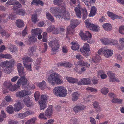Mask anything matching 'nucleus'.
I'll return each mask as SVG.
<instances>
[{"label":"nucleus","mask_w":124,"mask_h":124,"mask_svg":"<svg viewBox=\"0 0 124 124\" xmlns=\"http://www.w3.org/2000/svg\"><path fill=\"white\" fill-rule=\"evenodd\" d=\"M48 81L52 85L60 84L62 83L59 74L56 73H52L48 77Z\"/></svg>","instance_id":"nucleus-1"},{"label":"nucleus","mask_w":124,"mask_h":124,"mask_svg":"<svg viewBox=\"0 0 124 124\" xmlns=\"http://www.w3.org/2000/svg\"><path fill=\"white\" fill-rule=\"evenodd\" d=\"M54 94L56 96L64 97L67 94V90L64 87L58 86L55 87L53 90Z\"/></svg>","instance_id":"nucleus-2"},{"label":"nucleus","mask_w":124,"mask_h":124,"mask_svg":"<svg viewBox=\"0 0 124 124\" xmlns=\"http://www.w3.org/2000/svg\"><path fill=\"white\" fill-rule=\"evenodd\" d=\"M65 9V8L63 6H62L60 7H60H51L50 9V10L56 18H59L58 17H61L59 16L61 13L63 11V10Z\"/></svg>","instance_id":"nucleus-3"},{"label":"nucleus","mask_w":124,"mask_h":124,"mask_svg":"<svg viewBox=\"0 0 124 124\" xmlns=\"http://www.w3.org/2000/svg\"><path fill=\"white\" fill-rule=\"evenodd\" d=\"M25 74L20 75L21 78L19 79L17 83V85H22L23 87L24 86L26 87L27 85L29 83L28 80L25 78Z\"/></svg>","instance_id":"nucleus-4"},{"label":"nucleus","mask_w":124,"mask_h":124,"mask_svg":"<svg viewBox=\"0 0 124 124\" xmlns=\"http://www.w3.org/2000/svg\"><path fill=\"white\" fill-rule=\"evenodd\" d=\"M47 99V96L46 95L41 96V100L39 102L40 106V110H43L46 108Z\"/></svg>","instance_id":"nucleus-5"},{"label":"nucleus","mask_w":124,"mask_h":124,"mask_svg":"<svg viewBox=\"0 0 124 124\" xmlns=\"http://www.w3.org/2000/svg\"><path fill=\"white\" fill-rule=\"evenodd\" d=\"M80 50L83 54L84 56L87 57L90 54L89 53L90 48L89 44L86 43L84 44L83 48H81Z\"/></svg>","instance_id":"nucleus-6"},{"label":"nucleus","mask_w":124,"mask_h":124,"mask_svg":"<svg viewBox=\"0 0 124 124\" xmlns=\"http://www.w3.org/2000/svg\"><path fill=\"white\" fill-rule=\"evenodd\" d=\"M23 64L25 67L29 71H31V65H28L26 63L29 62H31L33 61L32 59L28 56L24 57L23 58Z\"/></svg>","instance_id":"nucleus-7"},{"label":"nucleus","mask_w":124,"mask_h":124,"mask_svg":"<svg viewBox=\"0 0 124 124\" xmlns=\"http://www.w3.org/2000/svg\"><path fill=\"white\" fill-rule=\"evenodd\" d=\"M30 99V97L27 95L26 97H24L23 100L24 104L27 107H32L34 106L33 102Z\"/></svg>","instance_id":"nucleus-8"},{"label":"nucleus","mask_w":124,"mask_h":124,"mask_svg":"<svg viewBox=\"0 0 124 124\" xmlns=\"http://www.w3.org/2000/svg\"><path fill=\"white\" fill-rule=\"evenodd\" d=\"M79 35L82 39L84 40H87L89 39H91L92 37L91 34L87 31H86V33H85L82 31H81Z\"/></svg>","instance_id":"nucleus-9"},{"label":"nucleus","mask_w":124,"mask_h":124,"mask_svg":"<svg viewBox=\"0 0 124 124\" xmlns=\"http://www.w3.org/2000/svg\"><path fill=\"white\" fill-rule=\"evenodd\" d=\"M108 75L109 77V81L111 82H120V81L118 79L115 78V75L114 73L110 71L108 72Z\"/></svg>","instance_id":"nucleus-10"},{"label":"nucleus","mask_w":124,"mask_h":124,"mask_svg":"<svg viewBox=\"0 0 124 124\" xmlns=\"http://www.w3.org/2000/svg\"><path fill=\"white\" fill-rule=\"evenodd\" d=\"M63 10V11L61 13L59 16H60V17L58 18L59 19H62L63 18L65 20H69L70 19V14L68 12L65 10Z\"/></svg>","instance_id":"nucleus-11"},{"label":"nucleus","mask_w":124,"mask_h":124,"mask_svg":"<svg viewBox=\"0 0 124 124\" xmlns=\"http://www.w3.org/2000/svg\"><path fill=\"white\" fill-rule=\"evenodd\" d=\"M4 65L6 66V67L5 68L4 71H6L5 73H9L11 72V68H12V65L10 62H7L6 63L4 62L3 63Z\"/></svg>","instance_id":"nucleus-12"},{"label":"nucleus","mask_w":124,"mask_h":124,"mask_svg":"<svg viewBox=\"0 0 124 124\" xmlns=\"http://www.w3.org/2000/svg\"><path fill=\"white\" fill-rule=\"evenodd\" d=\"M28 92L26 90H23L17 92L16 93V96L20 98L23 97L28 95Z\"/></svg>","instance_id":"nucleus-13"},{"label":"nucleus","mask_w":124,"mask_h":124,"mask_svg":"<svg viewBox=\"0 0 124 124\" xmlns=\"http://www.w3.org/2000/svg\"><path fill=\"white\" fill-rule=\"evenodd\" d=\"M36 46H31L28 49L27 54L30 56H33L34 55V53L36 52Z\"/></svg>","instance_id":"nucleus-14"},{"label":"nucleus","mask_w":124,"mask_h":124,"mask_svg":"<svg viewBox=\"0 0 124 124\" xmlns=\"http://www.w3.org/2000/svg\"><path fill=\"white\" fill-rule=\"evenodd\" d=\"M91 82L90 79L88 78H83L80 80L78 84L79 85H87L90 84Z\"/></svg>","instance_id":"nucleus-15"},{"label":"nucleus","mask_w":124,"mask_h":124,"mask_svg":"<svg viewBox=\"0 0 124 124\" xmlns=\"http://www.w3.org/2000/svg\"><path fill=\"white\" fill-rule=\"evenodd\" d=\"M17 67L19 76L25 74V72H23L24 67L22 66L21 63L17 64Z\"/></svg>","instance_id":"nucleus-16"},{"label":"nucleus","mask_w":124,"mask_h":124,"mask_svg":"<svg viewBox=\"0 0 124 124\" xmlns=\"http://www.w3.org/2000/svg\"><path fill=\"white\" fill-rule=\"evenodd\" d=\"M81 0L84 2L87 8H89L91 7L92 3H95L96 0Z\"/></svg>","instance_id":"nucleus-17"},{"label":"nucleus","mask_w":124,"mask_h":124,"mask_svg":"<svg viewBox=\"0 0 124 124\" xmlns=\"http://www.w3.org/2000/svg\"><path fill=\"white\" fill-rule=\"evenodd\" d=\"M31 32L33 35V36H37L38 34H41L42 31L41 29L38 28L32 29Z\"/></svg>","instance_id":"nucleus-18"},{"label":"nucleus","mask_w":124,"mask_h":124,"mask_svg":"<svg viewBox=\"0 0 124 124\" xmlns=\"http://www.w3.org/2000/svg\"><path fill=\"white\" fill-rule=\"evenodd\" d=\"M104 55L106 58L110 57L113 54V51L111 50H106L103 52Z\"/></svg>","instance_id":"nucleus-19"},{"label":"nucleus","mask_w":124,"mask_h":124,"mask_svg":"<svg viewBox=\"0 0 124 124\" xmlns=\"http://www.w3.org/2000/svg\"><path fill=\"white\" fill-rule=\"evenodd\" d=\"M53 110L52 108H48L45 113V115L47 117L50 118L52 116L53 114Z\"/></svg>","instance_id":"nucleus-20"},{"label":"nucleus","mask_w":124,"mask_h":124,"mask_svg":"<svg viewBox=\"0 0 124 124\" xmlns=\"http://www.w3.org/2000/svg\"><path fill=\"white\" fill-rule=\"evenodd\" d=\"M23 104H21L20 102H18L15 104V110L16 111H18L22 109L23 107Z\"/></svg>","instance_id":"nucleus-21"},{"label":"nucleus","mask_w":124,"mask_h":124,"mask_svg":"<svg viewBox=\"0 0 124 124\" xmlns=\"http://www.w3.org/2000/svg\"><path fill=\"white\" fill-rule=\"evenodd\" d=\"M80 21H78L77 20L73 19L70 22V25L73 28L76 27L79 24L80 22Z\"/></svg>","instance_id":"nucleus-22"},{"label":"nucleus","mask_w":124,"mask_h":124,"mask_svg":"<svg viewBox=\"0 0 124 124\" xmlns=\"http://www.w3.org/2000/svg\"><path fill=\"white\" fill-rule=\"evenodd\" d=\"M80 6L79 5L78 7L75 8L74 9L77 16L79 18H80L81 16V13L80 11Z\"/></svg>","instance_id":"nucleus-23"},{"label":"nucleus","mask_w":124,"mask_h":124,"mask_svg":"<svg viewBox=\"0 0 124 124\" xmlns=\"http://www.w3.org/2000/svg\"><path fill=\"white\" fill-rule=\"evenodd\" d=\"M103 28L105 30L109 31L111 30L112 26L111 25L108 23H105L103 24L102 25Z\"/></svg>","instance_id":"nucleus-24"},{"label":"nucleus","mask_w":124,"mask_h":124,"mask_svg":"<svg viewBox=\"0 0 124 124\" xmlns=\"http://www.w3.org/2000/svg\"><path fill=\"white\" fill-rule=\"evenodd\" d=\"M79 95V94L77 92L73 93L72 94V100L73 101H76L78 99Z\"/></svg>","instance_id":"nucleus-25"},{"label":"nucleus","mask_w":124,"mask_h":124,"mask_svg":"<svg viewBox=\"0 0 124 124\" xmlns=\"http://www.w3.org/2000/svg\"><path fill=\"white\" fill-rule=\"evenodd\" d=\"M30 114L29 111H27L24 113L19 114L18 115V116L20 118L23 119L24 118Z\"/></svg>","instance_id":"nucleus-26"},{"label":"nucleus","mask_w":124,"mask_h":124,"mask_svg":"<svg viewBox=\"0 0 124 124\" xmlns=\"http://www.w3.org/2000/svg\"><path fill=\"white\" fill-rule=\"evenodd\" d=\"M43 2L40 0H33L31 2V4L32 5H35L36 6H38L39 4L42 6L43 5Z\"/></svg>","instance_id":"nucleus-27"},{"label":"nucleus","mask_w":124,"mask_h":124,"mask_svg":"<svg viewBox=\"0 0 124 124\" xmlns=\"http://www.w3.org/2000/svg\"><path fill=\"white\" fill-rule=\"evenodd\" d=\"M66 78L69 82L72 83H77L78 81V80L77 79L71 77H67Z\"/></svg>","instance_id":"nucleus-28"},{"label":"nucleus","mask_w":124,"mask_h":124,"mask_svg":"<svg viewBox=\"0 0 124 124\" xmlns=\"http://www.w3.org/2000/svg\"><path fill=\"white\" fill-rule=\"evenodd\" d=\"M16 23L17 26L19 28L22 27L24 25L23 22L20 19L17 20Z\"/></svg>","instance_id":"nucleus-29"},{"label":"nucleus","mask_w":124,"mask_h":124,"mask_svg":"<svg viewBox=\"0 0 124 124\" xmlns=\"http://www.w3.org/2000/svg\"><path fill=\"white\" fill-rule=\"evenodd\" d=\"M72 45L71 46V48L73 50H78L79 48V45L76 43H74L73 42L71 43Z\"/></svg>","instance_id":"nucleus-30"},{"label":"nucleus","mask_w":124,"mask_h":124,"mask_svg":"<svg viewBox=\"0 0 124 124\" xmlns=\"http://www.w3.org/2000/svg\"><path fill=\"white\" fill-rule=\"evenodd\" d=\"M46 15L47 18L49 20L52 22H54V18L50 13L48 12H46Z\"/></svg>","instance_id":"nucleus-31"},{"label":"nucleus","mask_w":124,"mask_h":124,"mask_svg":"<svg viewBox=\"0 0 124 124\" xmlns=\"http://www.w3.org/2000/svg\"><path fill=\"white\" fill-rule=\"evenodd\" d=\"M96 11L97 9L94 6H93L91 9L90 14L89 15V16H94L95 14Z\"/></svg>","instance_id":"nucleus-32"},{"label":"nucleus","mask_w":124,"mask_h":124,"mask_svg":"<svg viewBox=\"0 0 124 124\" xmlns=\"http://www.w3.org/2000/svg\"><path fill=\"white\" fill-rule=\"evenodd\" d=\"M56 44L55 43L54 45V47L52 48V50L54 52L55 51L58 49L59 47V43L58 40H56Z\"/></svg>","instance_id":"nucleus-33"},{"label":"nucleus","mask_w":124,"mask_h":124,"mask_svg":"<svg viewBox=\"0 0 124 124\" xmlns=\"http://www.w3.org/2000/svg\"><path fill=\"white\" fill-rule=\"evenodd\" d=\"M9 48L10 51L12 52H16L17 51V49L14 45L10 44Z\"/></svg>","instance_id":"nucleus-34"},{"label":"nucleus","mask_w":124,"mask_h":124,"mask_svg":"<svg viewBox=\"0 0 124 124\" xmlns=\"http://www.w3.org/2000/svg\"><path fill=\"white\" fill-rule=\"evenodd\" d=\"M78 64L81 66H86L87 67H89L90 66L89 64L83 61H79L78 62Z\"/></svg>","instance_id":"nucleus-35"},{"label":"nucleus","mask_w":124,"mask_h":124,"mask_svg":"<svg viewBox=\"0 0 124 124\" xmlns=\"http://www.w3.org/2000/svg\"><path fill=\"white\" fill-rule=\"evenodd\" d=\"M93 105L97 111L100 112L101 111V108L99 106L98 103L97 102H94L93 103Z\"/></svg>","instance_id":"nucleus-36"},{"label":"nucleus","mask_w":124,"mask_h":124,"mask_svg":"<svg viewBox=\"0 0 124 124\" xmlns=\"http://www.w3.org/2000/svg\"><path fill=\"white\" fill-rule=\"evenodd\" d=\"M60 64L66 67L69 68L71 67L72 66V65L71 63H70L68 62H61Z\"/></svg>","instance_id":"nucleus-37"},{"label":"nucleus","mask_w":124,"mask_h":124,"mask_svg":"<svg viewBox=\"0 0 124 124\" xmlns=\"http://www.w3.org/2000/svg\"><path fill=\"white\" fill-rule=\"evenodd\" d=\"M16 13L17 14L22 16H23L25 15V11L22 9H18L16 11Z\"/></svg>","instance_id":"nucleus-38"},{"label":"nucleus","mask_w":124,"mask_h":124,"mask_svg":"<svg viewBox=\"0 0 124 124\" xmlns=\"http://www.w3.org/2000/svg\"><path fill=\"white\" fill-rule=\"evenodd\" d=\"M85 24L86 25V27L89 29L90 30L92 29V27L93 26L94 24H92L90 23H89L87 20L85 21Z\"/></svg>","instance_id":"nucleus-39"},{"label":"nucleus","mask_w":124,"mask_h":124,"mask_svg":"<svg viewBox=\"0 0 124 124\" xmlns=\"http://www.w3.org/2000/svg\"><path fill=\"white\" fill-rule=\"evenodd\" d=\"M78 119L76 118L72 119L69 121L68 124H78Z\"/></svg>","instance_id":"nucleus-40"},{"label":"nucleus","mask_w":124,"mask_h":124,"mask_svg":"<svg viewBox=\"0 0 124 124\" xmlns=\"http://www.w3.org/2000/svg\"><path fill=\"white\" fill-rule=\"evenodd\" d=\"M101 93L104 95H106L109 92V90L108 88L103 87L101 90Z\"/></svg>","instance_id":"nucleus-41"},{"label":"nucleus","mask_w":124,"mask_h":124,"mask_svg":"<svg viewBox=\"0 0 124 124\" xmlns=\"http://www.w3.org/2000/svg\"><path fill=\"white\" fill-rule=\"evenodd\" d=\"M46 85V82L45 81H43L40 83L38 85L40 88L42 89H44V87Z\"/></svg>","instance_id":"nucleus-42"},{"label":"nucleus","mask_w":124,"mask_h":124,"mask_svg":"<svg viewBox=\"0 0 124 124\" xmlns=\"http://www.w3.org/2000/svg\"><path fill=\"white\" fill-rule=\"evenodd\" d=\"M1 115H0V122L3 121L4 120V118L6 117V114L3 110L1 111Z\"/></svg>","instance_id":"nucleus-43"},{"label":"nucleus","mask_w":124,"mask_h":124,"mask_svg":"<svg viewBox=\"0 0 124 124\" xmlns=\"http://www.w3.org/2000/svg\"><path fill=\"white\" fill-rule=\"evenodd\" d=\"M101 41V42L104 44L108 45L110 43V41L107 38H104Z\"/></svg>","instance_id":"nucleus-44"},{"label":"nucleus","mask_w":124,"mask_h":124,"mask_svg":"<svg viewBox=\"0 0 124 124\" xmlns=\"http://www.w3.org/2000/svg\"><path fill=\"white\" fill-rule=\"evenodd\" d=\"M34 36L33 35L32 36H29V40L30 42H34L37 41V39L34 37Z\"/></svg>","instance_id":"nucleus-45"},{"label":"nucleus","mask_w":124,"mask_h":124,"mask_svg":"<svg viewBox=\"0 0 124 124\" xmlns=\"http://www.w3.org/2000/svg\"><path fill=\"white\" fill-rule=\"evenodd\" d=\"M6 111L9 114H12L14 112L12 107L11 106L8 107L6 108Z\"/></svg>","instance_id":"nucleus-46"},{"label":"nucleus","mask_w":124,"mask_h":124,"mask_svg":"<svg viewBox=\"0 0 124 124\" xmlns=\"http://www.w3.org/2000/svg\"><path fill=\"white\" fill-rule=\"evenodd\" d=\"M63 0H54V4L56 5H61L63 2Z\"/></svg>","instance_id":"nucleus-47"},{"label":"nucleus","mask_w":124,"mask_h":124,"mask_svg":"<svg viewBox=\"0 0 124 124\" xmlns=\"http://www.w3.org/2000/svg\"><path fill=\"white\" fill-rule=\"evenodd\" d=\"M83 18L85 20L86 19L87 16V10L86 9H83Z\"/></svg>","instance_id":"nucleus-48"},{"label":"nucleus","mask_w":124,"mask_h":124,"mask_svg":"<svg viewBox=\"0 0 124 124\" xmlns=\"http://www.w3.org/2000/svg\"><path fill=\"white\" fill-rule=\"evenodd\" d=\"M39 118L42 120H46L47 119V118L44 115L43 113H40L39 116Z\"/></svg>","instance_id":"nucleus-49"},{"label":"nucleus","mask_w":124,"mask_h":124,"mask_svg":"<svg viewBox=\"0 0 124 124\" xmlns=\"http://www.w3.org/2000/svg\"><path fill=\"white\" fill-rule=\"evenodd\" d=\"M4 85L7 88H10V87L11 86L12 84L10 82L7 81L4 82Z\"/></svg>","instance_id":"nucleus-50"},{"label":"nucleus","mask_w":124,"mask_h":124,"mask_svg":"<svg viewBox=\"0 0 124 124\" xmlns=\"http://www.w3.org/2000/svg\"><path fill=\"white\" fill-rule=\"evenodd\" d=\"M124 26L122 25L120 26L119 28V32L122 34H124Z\"/></svg>","instance_id":"nucleus-51"},{"label":"nucleus","mask_w":124,"mask_h":124,"mask_svg":"<svg viewBox=\"0 0 124 124\" xmlns=\"http://www.w3.org/2000/svg\"><path fill=\"white\" fill-rule=\"evenodd\" d=\"M37 14H35L34 15H32L31 18L32 22L34 23H35L37 22Z\"/></svg>","instance_id":"nucleus-52"},{"label":"nucleus","mask_w":124,"mask_h":124,"mask_svg":"<svg viewBox=\"0 0 124 124\" xmlns=\"http://www.w3.org/2000/svg\"><path fill=\"white\" fill-rule=\"evenodd\" d=\"M57 40H53L51 41L48 43V45L49 47L53 48L54 46V44L55 43L56 44Z\"/></svg>","instance_id":"nucleus-53"},{"label":"nucleus","mask_w":124,"mask_h":124,"mask_svg":"<svg viewBox=\"0 0 124 124\" xmlns=\"http://www.w3.org/2000/svg\"><path fill=\"white\" fill-rule=\"evenodd\" d=\"M54 25H51L49 26L47 29V31L48 32H50L54 30Z\"/></svg>","instance_id":"nucleus-54"},{"label":"nucleus","mask_w":124,"mask_h":124,"mask_svg":"<svg viewBox=\"0 0 124 124\" xmlns=\"http://www.w3.org/2000/svg\"><path fill=\"white\" fill-rule=\"evenodd\" d=\"M27 86L26 87H25L24 86L23 87V88L24 89H30V88L32 89H34L35 88V86L33 85L32 84V85L31 86H31H29V83H28L27 85Z\"/></svg>","instance_id":"nucleus-55"},{"label":"nucleus","mask_w":124,"mask_h":124,"mask_svg":"<svg viewBox=\"0 0 124 124\" xmlns=\"http://www.w3.org/2000/svg\"><path fill=\"white\" fill-rule=\"evenodd\" d=\"M110 17L113 20L117 18L121 19L122 18V17L121 16H118L116 14H114L113 15Z\"/></svg>","instance_id":"nucleus-56"},{"label":"nucleus","mask_w":124,"mask_h":124,"mask_svg":"<svg viewBox=\"0 0 124 124\" xmlns=\"http://www.w3.org/2000/svg\"><path fill=\"white\" fill-rule=\"evenodd\" d=\"M110 17L113 20L117 18L121 19L122 18V17L121 16H118L116 14H114L113 15Z\"/></svg>","instance_id":"nucleus-57"},{"label":"nucleus","mask_w":124,"mask_h":124,"mask_svg":"<svg viewBox=\"0 0 124 124\" xmlns=\"http://www.w3.org/2000/svg\"><path fill=\"white\" fill-rule=\"evenodd\" d=\"M39 97V92H36L34 94V97L36 101L38 100Z\"/></svg>","instance_id":"nucleus-58"},{"label":"nucleus","mask_w":124,"mask_h":124,"mask_svg":"<svg viewBox=\"0 0 124 124\" xmlns=\"http://www.w3.org/2000/svg\"><path fill=\"white\" fill-rule=\"evenodd\" d=\"M41 61V58H38L36 60L34 64V66H39L40 64Z\"/></svg>","instance_id":"nucleus-59"},{"label":"nucleus","mask_w":124,"mask_h":124,"mask_svg":"<svg viewBox=\"0 0 124 124\" xmlns=\"http://www.w3.org/2000/svg\"><path fill=\"white\" fill-rule=\"evenodd\" d=\"M18 87V86L16 85H15L12 86L11 88H10L9 90L11 91H15Z\"/></svg>","instance_id":"nucleus-60"},{"label":"nucleus","mask_w":124,"mask_h":124,"mask_svg":"<svg viewBox=\"0 0 124 124\" xmlns=\"http://www.w3.org/2000/svg\"><path fill=\"white\" fill-rule=\"evenodd\" d=\"M87 90L90 91V92H96L97 90L95 88H93L92 87H88L86 88Z\"/></svg>","instance_id":"nucleus-61"},{"label":"nucleus","mask_w":124,"mask_h":124,"mask_svg":"<svg viewBox=\"0 0 124 124\" xmlns=\"http://www.w3.org/2000/svg\"><path fill=\"white\" fill-rule=\"evenodd\" d=\"M44 48L43 49V50H42V51L41 52L42 53H44L47 50V46L46 43H45L44 44Z\"/></svg>","instance_id":"nucleus-62"},{"label":"nucleus","mask_w":124,"mask_h":124,"mask_svg":"<svg viewBox=\"0 0 124 124\" xmlns=\"http://www.w3.org/2000/svg\"><path fill=\"white\" fill-rule=\"evenodd\" d=\"M79 108V106H77L74 107L73 108V109L75 112L77 113L78 112L80 111Z\"/></svg>","instance_id":"nucleus-63"},{"label":"nucleus","mask_w":124,"mask_h":124,"mask_svg":"<svg viewBox=\"0 0 124 124\" xmlns=\"http://www.w3.org/2000/svg\"><path fill=\"white\" fill-rule=\"evenodd\" d=\"M92 29L91 30H93L94 31H98L99 30V29L98 28L97 26L94 24Z\"/></svg>","instance_id":"nucleus-64"}]
</instances>
